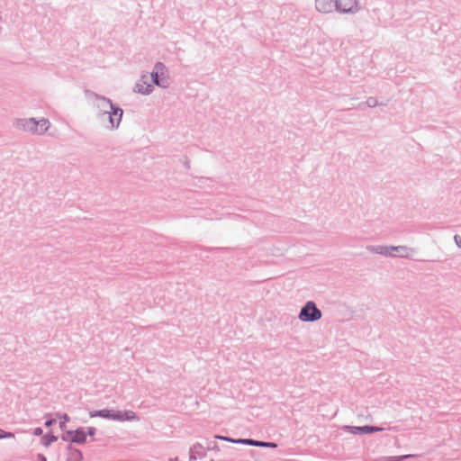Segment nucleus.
Listing matches in <instances>:
<instances>
[{
	"label": "nucleus",
	"instance_id": "21",
	"mask_svg": "<svg viewBox=\"0 0 461 461\" xmlns=\"http://www.w3.org/2000/svg\"><path fill=\"white\" fill-rule=\"evenodd\" d=\"M454 241H455L456 245L458 248H460V249H461V237H460L459 235L456 234V235L454 236Z\"/></svg>",
	"mask_w": 461,
	"mask_h": 461
},
{
	"label": "nucleus",
	"instance_id": "24",
	"mask_svg": "<svg viewBox=\"0 0 461 461\" xmlns=\"http://www.w3.org/2000/svg\"><path fill=\"white\" fill-rule=\"evenodd\" d=\"M59 418L63 419V421L60 422V427L63 426L64 422H66L69 420V417L66 413L59 416Z\"/></svg>",
	"mask_w": 461,
	"mask_h": 461
},
{
	"label": "nucleus",
	"instance_id": "18",
	"mask_svg": "<svg viewBox=\"0 0 461 461\" xmlns=\"http://www.w3.org/2000/svg\"><path fill=\"white\" fill-rule=\"evenodd\" d=\"M215 438L221 439V440H224V441H228V442H231V443H233V441L236 440V439L229 438V437L220 436V435H216Z\"/></svg>",
	"mask_w": 461,
	"mask_h": 461
},
{
	"label": "nucleus",
	"instance_id": "22",
	"mask_svg": "<svg viewBox=\"0 0 461 461\" xmlns=\"http://www.w3.org/2000/svg\"><path fill=\"white\" fill-rule=\"evenodd\" d=\"M43 433V430L41 427H37L33 429V435L34 436H41Z\"/></svg>",
	"mask_w": 461,
	"mask_h": 461
},
{
	"label": "nucleus",
	"instance_id": "27",
	"mask_svg": "<svg viewBox=\"0 0 461 461\" xmlns=\"http://www.w3.org/2000/svg\"><path fill=\"white\" fill-rule=\"evenodd\" d=\"M409 456H411L410 455H405V456H401V458H407Z\"/></svg>",
	"mask_w": 461,
	"mask_h": 461
},
{
	"label": "nucleus",
	"instance_id": "3",
	"mask_svg": "<svg viewBox=\"0 0 461 461\" xmlns=\"http://www.w3.org/2000/svg\"><path fill=\"white\" fill-rule=\"evenodd\" d=\"M366 249L384 257L410 258L414 249L407 246L368 245Z\"/></svg>",
	"mask_w": 461,
	"mask_h": 461
},
{
	"label": "nucleus",
	"instance_id": "10",
	"mask_svg": "<svg viewBox=\"0 0 461 461\" xmlns=\"http://www.w3.org/2000/svg\"><path fill=\"white\" fill-rule=\"evenodd\" d=\"M315 8L319 13L330 14L336 10V0H315Z\"/></svg>",
	"mask_w": 461,
	"mask_h": 461
},
{
	"label": "nucleus",
	"instance_id": "16",
	"mask_svg": "<svg viewBox=\"0 0 461 461\" xmlns=\"http://www.w3.org/2000/svg\"><path fill=\"white\" fill-rule=\"evenodd\" d=\"M363 105L373 108L378 105V102L375 97H368L365 103L358 104V108H362Z\"/></svg>",
	"mask_w": 461,
	"mask_h": 461
},
{
	"label": "nucleus",
	"instance_id": "4",
	"mask_svg": "<svg viewBox=\"0 0 461 461\" xmlns=\"http://www.w3.org/2000/svg\"><path fill=\"white\" fill-rule=\"evenodd\" d=\"M91 418L101 417L103 419L118 420V421H138L140 417L133 411H114L103 409L99 411H92L89 412Z\"/></svg>",
	"mask_w": 461,
	"mask_h": 461
},
{
	"label": "nucleus",
	"instance_id": "8",
	"mask_svg": "<svg viewBox=\"0 0 461 461\" xmlns=\"http://www.w3.org/2000/svg\"><path fill=\"white\" fill-rule=\"evenodd\" d=\"M61 438L71 443L84 444L86 441V433L84 428H78L76 430H68Z\"/></svg>",
	"mask_w": 461,
	"mask_h": 461
},
{
	"label": "nucleus",
	"instance_id": "6",
	"mask_svg": "<svg viewBox=\"0 0 461 461\" xmlns=\"http://www.w3.org/2000/svg\"><path fill=\"white\" fill-rule=\"evenodd\" d=\"M322 312L313 301H308L299 312L298 318L303 322H314L321 319Z\"/></svg>",
	"mask_w": 461,
	"mask_h": 461
},
{
	"label": "nucleus",
	"instance_id": "23",
	"mask_svg": "<svg viewBox=\"0 0 461 461\" xmlns=\"http://www.w3.org/2000/svg\"><path fill=\"white\" fill-rule=\"evenodd\" d=\"M34 461H47V458L43 454H38Z\"/></svg>",
	"mask_w": 461,
	"mask_h": 461
},
{
	"label": "nucleus",
	"instance_id": "26",
	"mask_svg": "<svg viewBox=\"0 0 461 461\" xmlns=\"http://www.w3.org/2000/svg\"><path fill=\"white\" fill-rule=\"evenodd\" d=\"M189 459L192 460V461H194V460H197V459H200V458L197 457L196 455H194V453L189 451Z\"/></svg>",
	"mask_w": 461,
	"mask_h": 461
},
{
	"label": "nucleus",
	"instance_id": "1",
	"mask_svg": "<svg viewBox=\"0 0 461 461\" xmlns=\"http://www.w3.org/2000/svg\"><path fill=\"white\" fill-rule=\"evenodd\" d=\"M96 108L98 113L96 114L98 119H102L104 115H108L109 126L107 129L113 131L119 128L123 110L117 104H114L108 97L95 95Z\"/></svg>",
	"mask_w": 461,
	"mask_h": 461
},
{
	"label": "nucleus",
	"instance_id": "13",
	"mask_svg": "<svg viewBox=\"0 0 461 461\" xmlns=\"http://www.w3.org/2000/svg\"><path fill=\"white\" fill-rule=\"evenodd\" d=\"M190 452L196 455L199 458H203L206 455L203 447L200 443L194 444L193 447H190Z\"/></svg>",
	"mask_w": 461,
	"mask_h": 461
},
{
	"label": "nucleus",
	"instance_id": "9",
	"mask_svg": "<svg viewBox=\"0 0 461 461\" xmlns=\"http://www.w3.org/2000/svg\"><path fill=\"white\" fill-rule=\"evenodd\" d=\"M154 90V86L151 83H149V77L148 75H141L140 79L136 82L134 86V92L148 95L151 94Z\"/></svg>",
	"mask_w": 461,
	"mask_h": 461
},
{
	"label": "nucleus",
	"instance_id": "15",
	"mask_svg": "<svg viewBox=\"0 0 461 461\" xmlns=\"http://www.w3.org/2000/svg\"><path fill=\"white\" fill-rule=\"evenodd\" d=\"M233 443L257 447L258 440L252 438H239L233 441Z\"/></svg>",
	"mask_w": 461,
	"mask_h": 461
},
{
	"label": "nucleus",
	"instance_id": "12",
	"mask_svg": "<svg viewBox=\"0 0 461 461\" xmlns=\"http://www.w3.org/2000/svg\"><path fill=\"white\" fill-rule=\"evenodd\" d=\"M66 460L67 461H82L83 460V454L82 452L74 447L71 444L68 445L66 447Z\"/></svg>",
	"mask_w": 461,
	"mask_h": 461
},
{
	"label": "nucleus",
	"instance_id": "14",
	"mask_svg": "<svg viewBox=\"0 0 461 461\" xmlns=\"http://www.w3.org/2000/svg\"><path fill=\"white\" fill-rule=\"evenodd\" d=\"M58 440V437L53 434H45L41 437V444L48 447L50 446L53 442Z\"/></svg>",
	"mask_w": 461,
	"mask_h": 461
},
{
	"label": "nucleus",
	"instance_id": "19",
	"mask_svg": "<svg viewBox=\"0 0 461 461\" xmlns=\"http://www.w3.org/2000/svg\"><path fill=\"white\" fill-rule=\"evenodd\" d=\"M13 434L10 433V432H5V430H3L2 429H0V439L2 438H10L12 437Z\"/></svg>",
	"mask_w": 461,
	"mask_h": 461
},
{
	"label": "nucleus",
	"instance_id": "25",
	"mask_svg": "<svg viewBox=\"0 0 461 461\" xmlns=\"http://www.w3.org/2000/svg\"><path fill=\"white\" fill-rule=\"evenodd\" d=\"M54 422H55V420H53V419H50V420H47L45 421V424H44V425H45L46 427H50Z\"/></svg>",
	"mask_w": 461,
	"mask_h": 461
},
{
	"label": "nucleus",
	"instance_id": "20",
	"mask_svg": "<svg viewBox=\"0 0 461 461\" xmlns=\"http://www.w3.org/2000/svg\"><path fill=\"white\" fill-rule=\"evenodd\" d=\"M96 432V429L95 427H88L87 431L86 432V435L93 437Z\"/></svg>",
	"mask_w": 461,
	"mask_h": 461
},
{
	"label": "nucleus",
	"instance_id": "11",
	"mask_svg": "<svg viewBox=\"0 0 461 461\" xmlns=\"http://www.w3.org/2000/svg\"><path fill=\"white\" fill-rule=\"evenodd\" d=\"M347 429H348L351 433L353 434H369L373 432H377L383 430L380 427H375V426H347Z\"/></svg>",
	"mask_w": 461,
	"mask_h": 461
},
{
	"label": "nucleus",
	"instance_id": "5",
	"mask_svg": "<svg viewBox=\"0 0 461 461\" xmlns=\"http://www.w3.org/2000/svg\"><path fill=\"white\" fill-rule=\"evenodd\" d=\"M150 77L153 86L155 85L161 88H167L169 86L168 70L163 62L158 61L155 63Z\"/></svg>",
	"mask_w": 461,
	"mask_h": 461
},
{
	"label": "nucleus",
	"instance_id": "2",
	"mask_svg": "<svg viewBox=\"0 0 461 461\" xmlns=\"http://www.w3.org/2000/svg\"><path fill=\"white\" fill-rule=\"evenodd\" d=\"M14 126L34 135H42L49 130L50 122L45 118H18L14 122Z\"/></svg>",
	"mask_w": 461,
	"mask_h": 461
},
{
	"label": "nucleus",
	"instance_id": "17",
	"mask_svg": "<svg viewBox=\"0 0 461 461\" xmlns=\"http://www.w3.org/2000/svg\"><path fill=\"white\" fill-rule=\"evenodd\" d=\"M257 447L276 448L277 444L275 442H266V441L258 440Z\"/></svg>",
	"mask_w": 461,
	"mask_h": 461
},
{
	"label": "nucleus",
	"instance_id": "7",
	"mask_svg": "<svg viewBox=\"0 0 461 461\" xmlns=\"http://www.w3.org/2000/svg\"><path fill=\"white\" fill-rule=\"evenodd\" d=\"M361 7L358 0H336V11L340 14H357Z\"/></svg>",
	"mask_w": 461,
	"mask_h": 461
}]
</instances>
